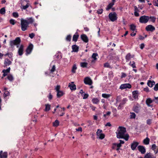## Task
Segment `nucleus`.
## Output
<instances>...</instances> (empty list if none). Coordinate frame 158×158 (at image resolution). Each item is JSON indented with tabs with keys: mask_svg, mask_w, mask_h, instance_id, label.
I'll return each instance as SVG.
<instances>
[{
	"mask_svg": "<svg viewBox=\"0 0 158 158\" xmlns=\"http://www.w3.org/2000/svg\"><path fill=\"white\" fill-rule=\"evenodd\" d=\"M21 40L20 37H17L15 40H11L10 42V47L13 48L15 45L16 46L17 48H18L19 45L21 43Z\"/></svg>",
	"mask_w": 158,
	"mask_h": 158,
	"instance_id": "20e7f679",
	"label": "nucleus"
},
{
	"mask_svg": "<svg viewBox=\"0 0 158 158\" xmlns=\"http://www.w3.org/2000/svg\"><path fill=\"white\" fill-rule=\"evenodd\" d=\"M104 67L105 68H111L108 62H106L104 64Z\"/></svg>",
	"mask_w": 158,
	"mask_h": 158,
	"instance_id": "5fc2aeb1",
	"label": "nucleus"
},
{
	"mask_svg": "<svg viewBox=\"0 0 158 158\" xmlns=\"http://www.w3.org/2000/svg\"><path fill=\"white\" fill-rule=\"evenodd\" d=\"M136 28V26L134 24H131L130 25V29L133 31L135 30Z\"/></svg>",
	"mask_w": 158,
	"mask_h": 158,
	"instance_id": "e433bc0d",
	"label": "nucleus"
},
{
	"mask_svg": "<svg viewBox=\"0 0 158 158\" xmlns=\"http://www.w3.org/2000/svg\"><path fill=\"white\" fill-rule=\"evenodd\" d=\"M153 89L155 91H157L158 90V83L155 85Z\"/></svg>",
	"mask_w": 158,
	"mask_h": 158,
	"instance_id": "6e6d98bb",
	"label": "nucleus"
},
{
	"mask_svg": "<svg viewBox=\"0 0 158 158\" xmlns=\"http://www.w3.org/2000/svg\"><path fill=\"white\" fill-rule=\"evenodd\" d=\"M155 82L152 80H148V81L147 85L148 86L150 87H152L154 85H155Z\"/></svg>",
	"mask_w": 158,
	"mask_h": 158,
	"instance_id": "c85d7f7f",
	"label": "nucleus"
},
{
	"mask_svg": "<svg viewBox=\"0 0 158 158\" xmlns=\"http://www.w3.org/2000/svg\"><path fill=\"white\" fill-rule=\"evenodd\" d=\"M21 8L23 10H26L29 6L32 7L30 1L29 0H20Z\"/></svg>",
	"mask_w": 158,
	"mask_h": 158,
	"instance_id": "7ed1b4c3",
	"label": "nucleus"
},
{
	"mask_svg": "<svg viewBox=\"0 0 158 158\" xmlns=\"http://www.w3.org/2000/svg\"><path fill=\"white\" fill-rule=\"evenodd\" d=\"M6 10L5 7H3L0 10V14L2 15H4L5 14Z\"/></svg>",
	"mask_w": 158,
	"mask_h": 158,
	"instance_id": "79ce46f5",
	"label": "nucleus"
},
{
	"mask_svg": "<svg viewBox=\"0 0 158 158\" xmlns=\"http://www.w3.org/2000/svg\"><path fill=\"white\" fill-rule=\"evenodd\" d=\"M48 97L49 100H50L52 98L53 96L51 94V93H50L49 95L48 96Z\"/></svg>",
	"mask_w": 158,
	"mask_h": 158,
	"instance_id": "338daca9",
	"label": "nucleus"
},
{
	"mask_svg": "<svg viewBox=\"0 0 158 158\" xmlns=\"http://www.w3.org/2000/svg\"><path fill=\"white\" fill-rule=\"evenodd\" d=\"M144 158H156V156L150 153H147L144 156Z\"/></svg>",
	"mask_w": 158,
	"mask_h": 158,
	"instance_id": "4be33fe9",
	"label": "nucleus"
},
{
	"mask_svg": "<svg viewBox=\"0 0 158 158\" xmlns=\"http://www.w3.org/2000/svg\"><path fill=\"white\" fill-rule=\"evenodd\" d=\"M11 61L8 59L6 58L5 59L4 61V64L5 66H9L11 64Z\"/></svg>",
	"mask_w": 158,
	"mask_h": 158,
	"instance_id": "a878e982",
	"label": "nucleus"
},
{
	"mask_svg": "<svg viewBox=\"0 0 158 158\" xmlns=\"http://www.w3.org/2000/svg\"><path fill=\"white\" fill-rule=\"evenodd\" d=\"M24 46L23 45H21L18 51V53L19 56H22L23 54Z\"/></svg>",
	"mask_w": 158,
	"mask_h": 158,
	"instance_id": "aec40b11",
	"label": "nucleus"
},
{
	"mask_svg": "<svg viewBox=\"0 0 158 158\" xmlns=\"http://www.w3.org/2000/svg\"><path fill=\"white\" fill-rule=\"evenodd\" d=\"M143 90L147 93H149L150 92V90L148 87L143 89Z\"/></svg>",
	"mask_w": 158,
	"mask_h": 158,
	"instance_id": "0e129e2a",
	"label": "nucleus"
},
{
	"mask_svg": "<svg viewBox=\"0 0 158 158\" xmlns=\"http://www.w3.org/2000/svg\"><path fill=\"white\" fill-rule=\"evenodd\" d=\"M88 65V63L86 62H81L80 63V66L82 68L86 67Z\"/></svg>",
	"mask_w": 158,
	"mask_h": 158,
	"instance_id": "58836bf2",
	"label": "nucleus"
},
{
	"mask_svg": "<svg viewBox=\"0 0 158 158\" xmlns=\"http://www.w3.org/2000/svg\"><path fill=\"white\" fill-rule=\"evenodd\" d=\"M7 152H3L2 150L0 151V158H7Z\"/></svg>",
	"mask_w": 158,
	"mask_h": 158,
	"instance_id": "6ab92c4d",
	"label": "nucleus"
},
{
	"mask_svg": "<svg viewBox=\"0 0 158 158\" xmlns=\"http://www.w3.org/2000/svg\"><path fill=\"white\" fill-rule=\"evenodd\" d=\"M65 93L63 91L60 90L57 92V98H60Z\"/></svg>",
	"mask_w": 158,
	"mask_h": 158,
	"instance_id": "7c9ffc66",
	"label": "nucleus"
},
{
	"mask_svg": "<svg viewBox=\"0 0 158 158\" xmlns=\"http://www.w3.org/2000/svg\"><path fill=\"white\" fill-rule=\"evenodd\" d=\"M152 119H148L147 120V124L148 125H150L152 123Z\"/></svg>",
	"mask_w": 158,
	"mask_h": 158,
	"instance_id": "680f3d73",
	"label": "nucleus"
},
{
	"mask_svg": "<svg viewBox=\"0 0 158 158\" xmlns=\"http://www.w3.org/2000/svg\"><path fill=\"white\" fill-rule=\"evenodd\" d=\"M55 68V65H53L52 66V69L50 70V73H52L54 72L56 70Z\"/></svg>",
	"mask_w": 158,
	"mask_h": 158,
	"instance_id": "13d9d810",
	"label": "nucleus"
},
{
	"mask_svg": "<svg viewBox=\"0 0 158 158\" xmlns=\"http://www.w3.org/2000/svg\"><path fill=\"white\" fill-rule=\"evenodd\" d=\"M112 112L113 113V116L114 117H116L117 116V110L115 108H113L112 109Z\"/></svg>",
	"mask_w": 158,
	"mask_h": 158,
	"instance_id": "ea45409f",
	"label": "nucleus"
},
{
	"mask_svg": "<svg viewBox=\"0 0 158 158\" xmlns=\"http://www.w3.org/2000/svg\"><path fill=\"white\" fill-rule=\"evenodd\" d=\"M35 34L33 33H32L31 34H29V37L31 38V39H33L34 37L35 36Z\"/></svg>",
	"mask_w": 158,
	"mask_h": 158,
	"instance_id": "e2e57ef3",
	"label": "nucleus"
},
{
	"mask_svg": "<svg viewBox=\"0 0 158 158\" xmlns=\"http://www.w3.org/2000/svg\"><path fill=\"white\" fill-rule=\"evenodd\" d=\"M45 111H49L51 109V105L49 104H45Z\"/></svg>",
	"mask_w": 158,
	"mask_h": 158,
	"instance_id": "f704fd0d",
	"label": "nucleus"
},
{
	"mask_svg": "<svg viewBox=\"0 0 158 158\" xmlns=\"http://www.w3.org/2000/svg\"><path fill=\"white\" fill-rule=\"evenodd\" d=\"M108 17L112 22H114L117 19V15L115 12H111L108 15Z\"/></svg>",
	"mask_w": 158,
	"mask_h": 158,
	"instance_id": "0eeeda50",
	"label": "nucleus"
},
{
	"mask_svg": "<svg viewBox=\"0 0 158 158\" xmlns=\"http://www.w3.org/2000/svg\"><path fill=\"white\" fill-rule=\"evenodd\" d=\"M33 46L32 44H30L26 49V55H27L31 53L33 48Z\"/></svg>",
	"mask_w": 158,
	"mask_h": 158,
	"instance_id": "9b49d317",
	"label": "nucleus"
},
{
	"mask_svg": "<svg viewBox=\"0 0 158 158\" xmlns=\"http://www.w3.org/2000/svg\"><path fill=\"white\" fill-rule=\"evenodd\" d=\"M13 16L15 18H17L19 16V15L17 12H14L12 13Z\"/></svg>",
	"mask_w": 158,
	"mask_h": 158,
	"instance_id": "8fccbe9b",
	"label": "nucleus"
},
{
	"mask_svg": "<svg viewBox=\"0 0 158 158\" xmlns=\"http://www.w3.org/2000/svg\"><path fill=\"white\" fill-rule=\"evenodd\" d=\"M138 148L139 151L142 154H144L146 152V149L145 147L143 146L139 145L138 146Z\"/></svg>",
	"mask_w": 158,
	"mask_h": 158,
	"instance_id": "2eb2a0df",
	"label": "nucleus"
},
{
	"mask_svg": "<svg viewBox=\"0 0 158 158\" xmlns=\"http://www.w3.org/2000/svg\"><path fill=\"white\" fill-rule=\"evenodd\" d=\"M131 115L130 118L131 119H135V118L136 114L134 112H130Z\"/></svg>",
	"mask_w": 158,
	"mask_h": 158,
	"instance_id": "c03bdc74",
	"label": "nucleus"
},
{
	"mask_svg": "<svg viewBox=\"0 0 158 158\" xmlns=\"http://www.w3.org/2000/svg\"><path fill=\"white\" fill-rule=\"evenodd\" d=\"M149 21V16L143 15L140 17L139 18V22L141 23L145 24Z\"/></svg>",
	"mask_w": 158,
	"mask_h": 158,
	"instance_id": "6e6552de",
	"label": "nucleus"
},
{
	"mask_svg": "<svg viewBox=\"0 0 158 158\" xmlns=\"http://www.w3.org/2000/svg\"><path fill=\"white\" fill-rule=\"evenodd\" d=\"M10 24L12 25H14L16 23V21L13 19H11L9 21Z\"/></svg>",
	"mask_w": 158,
	"mask_h": 158,
	"instance_id": "de8ad7c7",
	"label": "nucleus"
},
{
	"mask_svg": "<svg viewBox=\"0 0 158 158\" xmlns=\"http://www.w3.org/2000/svg\"><path fill=\"white\" fill-rule=\"evenodd\" d=\"M139 144L138 142L134 141L131 144V148L133 150H134L136 149L137 147Z\"/></svg>",
	"mask_w": 158,
	"mask_h": 158,
	"instance_id": "dca6fc26",
	"label": "nucleus"
},
{
	"mask_svg": "<svg viewBox=\"0 0 158 158\" xmlns=\"http://www.w3.org/2000/svg\"><path fill=\"white\" fill-rule=\"evenodd\" d=\"M103 12V10L102 8H101L100 9H98L97 10V13L98 14H102Z\"/></svg>",
	"mask_w": 158,
	"mask_h": 158,
	"instance_id": "603ef678",
	"label": "nucleus"
},
{
	"mask_svg": "<svg viewBox=\"0 0 158 158\" xmlns=\"http://www.w3.org/2000/svg\"><path fill=\"white\" fill-rule=\"evenodd\" d=\"M59 122L57 120H56L53 123V126L54 127H57L59 125Z\"/></svg>",
	"mask_w": 158,
	"mask_h": 158,
	"instance_id": "a19ab883",
	"label": "nucleus"
},
{
	"mask_svg": "<svg viewBox=\"0 0 158 158\" xmlns=\"http://www.w3.org/2000/svg\"><path fill=\"white\" fill-rule=\"evenodd\" d=\"M13 53L12 52H8L5 55V56H8L10 59H12Z\"/></svg>",
	"mask_w": 158,
	"mask_h": 158,
	"instance_id": "09e8293b",
	"label": "nucleus"
},
{
	"mask_svg": "<svg viewBox=\"0 0 158 158\" xmlns=\"http://www.w3.org/2000/svg\"><path fill=\"white\" fill-rule=\"evenodd\" d=\"M140 106L139 104H137L134 105L132 108V110L136 113H138L140 110Z\"/></svg>",
	"mask_w": 158,
	"mask_h": 158,
	"instance_id": "ddd939ff",
	"label": "nucleus"
},
{
	"mask_svg": "<svg viewBox=\"0 0 158 158\" xmlns=\"http://www.w3.org/2000/svg\"><path fill=\"white\" fill-rule=\"evenodd\" d=\"M157 148L155 144H153L152 145V149L154 151V152L155 151L156 149Z\"/></svg>",
	"mask_w": 158,
	"mask_h": 158,
	"instance_id": "bf43d9fd",
	"label": "nucleus"
},
{
	"mask_svg": "<svg viewBox=\"0 0 158 158\" xmlns=\"http://www.w3.org/2000/svg\"><path fill=\"white\" fill-rule=\"evenodd\" d=\"M153 102H154L156 104H158V97L154 96L153 99H152L150 98H148L146 100V103L147 106L151 107H153V105L151 104V103Z\"/></svg>",
	"mask_w": 158,
	"mask_h": 158,
	"instance_id": "39448f33",
	"label": "nucleus"
},
{
	"mask_svg": "<svg viewBox=\"0 0 158 158\" xmlns=\"http://www.w3.org/2000/svg\"><path fill=\"white\" fill-rule=\"evenodd\" d=\"M72 52H77L79 51V47L76 44L72 45Z\"/></svg>",
	"mask_w": 158,
	"mask_h": 158,
	"instance_id": "5701e85b",
	"label": "nucleus"
},
{
	"mask_svg": "<svg viewBox=\"0 0 158 158\" xmlns=\"http://www.w3.org/2000/svg\"><path fill=\"white\" fill-rule=\"evenodd\" d=\"M127 101V99L126 98H124L123 99V100L121 103L123 105L126 103V102Z\"/></svg>",
	"mask_w": 158,
	"mask_h": 158,
	"instance_id": "052dcab7",
	"label": "nucleus"
},
{
	"mask_svg": "<svg viewBox=\"0 0 158 158\" xmlns=\"http://www.w3.org/2000/svg\"><path fill=\"white\" fill-rule=\"evenodd\" d=\"M150 139L148 137H146L143 140V143L145 145H148L149 143Z\"/></svg>",
	"mask_w": 158,
	"mask_h": 158,
	"instance_id": "72a5a7b5",
	"label": "nucleus"
},
{
	"mask_svg": "<svg viewBox=\"0 0 158 158\" xmlns=\"http://www.w3.org/2000/svg\"><path fill=\"white\" fill-rule=\"evenodd\" d=\"M110 96L111 95L109 94H102V97L106 98H110Z\"/></svg>",
	"mask_w": 158,
	"mask_h": 158,
	"instance_id": "4c0bfd02",
	"label": "nucleus"
},
{
	"mask_svg": "<svg viewBox=\"0 0 158 158\" xmlns=\"http://www.w3.org/2000/svg\"><path fill=\"white\" fill-rule=\"evenodd\" d=\"M89 95L88 94H85V93L83 94V99H87L89 97Z\"/></svg>",
	"mask_w": 158,
	"mask_h": 158,
	"instance_id": "864d4df0",
	"label": "nucleus"
},
{
	"mask_svg": "<svg viewBox=\"0 0 158 158\" xmlns=\"http://www.w3.org/2000/svg\"><path fill=\"white\" fill-rule=\"evenodd\" d=\"M134 56V55L131 56V53H127L125 56V59L126 60V61H129L131 58L133 57Z\"/></svg>",
	"mask_w": 158,
	"mask_h": 158,
	"instance_id": "cd10ccee",
	"label": "nucleus"
},
{
	"mask_svg": "<svg viewBox=\"0 0 158 158\" xmlns=\"http://www.w3.org/2000/svg\"><path fill=\"white\" fill-rule=\"evenodd\" d=\"M129 65L133 68H136L135 63L134 61H130L129 63Z\"/></svg>",
	"mask_w": 158,
	"mask_h": 158,
	"instance_id": "49530a36",
	"label": "nucleus"
},
{
	"mask_svg": "<svg viewBox=\"0 0 158 158\" xmlns=\"http://www.w3.org/2000/svg\"><path fill=\"white\" fill-rule=\"evenodd\" d=\"M99 101V100L97 98H94L92 100V102L94 104H98Z\"/></svg>",
	"mask_w": 158,
	"mask_h": 158,
	"instance_id": "473e14b6",
	"label": "nucleus"
},
{
	"mask_svg": "<svg viewBox=\"0 0 158 158\" xmlns=\"http://www.w3.org/2000/svg\"><path fill=\"white\" fill-rule=\"evenodd\" d=\"M79 37V35L78 34V33L77 32H76L73 36L72 39L73 41L75 42H77Z\"/></svg>",
	"mask_w": 158,
	"mask_h": 158,
	"instance_id": "b1692460",
	"label": "nucleus"
},
{
	"mask_svg": "<svg viewBox=\"0 0 158 158\" xmlns=\"http://www.w3.org/2000/svg\"><path fill=\"white\" fill-rule=\"evenodd\" d=\"M115 2V0H112V2L110 3L107 6L106 8V10H110L113 6L114 5V2Z\"/></svg>",
	"mask_w": 158,
	"mask_h": 158,
	"instance_id": "412c9836",
	"label": "nucleus"
},
{
	"mask_svg": "<svg viewBox=\"0 0 158 158\" xmlns=\"http://www.w3.org/2000/svg\"><path fill=\"white\" fill-rule=\"evenodd\" d=\"M10 93L8 91H6L4 93L3 96L4 98L10 95Z\"/></svg>",
	"mask_w": 158,
	"mask_h": 158,
	"instance_id": "c9c22d12",
	"label": "nucleus"
},
{
	"mask_svg": "<svg viewBox=\"0 0 158 158\" xmlns=\"http://www.w3.org/2000/svg\"><path fill=\"white\" fill-rule=\"evenodd\" d=\"M21 30L25 31L27 30L29 27V25L32 23L34 21V20L32 17L27 18V19L21 18Z\"/></svg>",
	"mask_w": 158,
	"mask_h": 158,
	"instance_id": "f03ea898",
	"label": "nucleus"
},
{
	"mask_svg": "<svg viewBox=\"0 0 158 158\" xmlns=\"http://www.w3.org/2000/svg\"><path fill=\"white\" fill-rule=\"evenodd\" d=\"M84 81L85 84L89 85H91L93 83L91 79L88 77H85L84 79Z\"/></svg>",
	"mask_w": 158,
	"mask_h": 158,
	"instance_id": "f8f14e48",
	"label": "nucleus"
},
{
	"mask_svg": "<svg viewBox=\"0 0 158 158\" xmlns=\"http://www.w3.org/2000/svg\"><path fill=\"white\" fill-rule=\"evenodd\" d=\"M71 84H69V87L70 88V89L72 90H75L76 89V86L74 84V82H72Z\"/></svg>",
	"mask_w": 158,
	"mask_h": 158,
	"instance_id": "bb28decb",
	"label": "nucleus"
},
{
	"mask_svg": "<svg viewBox=\"0 0 158 158\" xmlns=\"http://www.w3.org/2000/svg\"><path fill=\"white\" fill-rule=\"evenodd\" d=\"M81 38L85 43H87L89 41L88 37L85 34H82L81 35Z\"/></svg>",
	"mask_w": 158,
	"mask_h": 158,
	"instance_id": "a211bd4d",
	"label": "nucleus"
},
{
	"mask_svg": "<svg viewBox=\"0 0 158 158\" xmlns=\"http://www.w3.org/2000/svg\"><path fill=\"white\" fill-rule=\"evenodd\" d=\"M120 143H113L112 145V148L113 149H116L118 153H119L120 151V148L122 147V144L124 143L123 140H119Z\"/></svg>",
	"mask_w": 158,
	"mask_h": 158,
	"instance_id": "423d86ee",
	"label": "nucleus"
},
{
	"mask_svg": "<svg viewBox=\"0 0 158 158\" xmlns=\"http://www.w3.org/2000/svg\"><path fill=\"white\" fill-rule=\"evenodd\" d=\"M77 69L76 65L75 64H73L72 69V72L73 73H76V70Z\"/></svg>",
	"mask_w": 158,
	"mask_h": 158,
	"instance_id": "37998d69",
	"label": "nucleus"
},
{
	"mask_svg": "<svg viewBox=\"0 0 158 158\" xmlns=\"http://www.w3.org/2000/svg\"><path fill=\"white\" fill-rule=\"evenodd\" d=\"M66 41L69 42L70 41L71 39V35H68L66 38Z\"/></svg>",
	"mask_w": 158,
	"mask_h": 158,
	"instance_id": "a18cd8bd",
	"label": "nucleus"
},
{
	"mask_svg": "<svg viewBox=\"0 0 158 158\" xmlns=\"http://www.w3.org/2000/svg\"><path fill=\"white\" fill-rule=\"evenodd\" d=\"M90 107L93 111H94L96 109V107L95 106L91 105H90Z\"/></svg>",
	"mask_w": 158,
	"mask_h": 158,
	"instance_id": "774afa93",
	"label": "nucleus"
},
{
	"mask_svg": "<svg viewBox=\"0 0 158 158\" xmlns=\"http://www.w3.org/2000/svg\"><path fill=\"white\" fill-rule=\"evenodd\" d=\"M110 114L111 112L110 111H108L106 112V114H104L103 116L105 117L107 115L109 116L110 115Z\"/></svg>",
	"mask_w": 158,
	"mask_h": 158,
	"instance_id": "69168bd1",
	"label": "nucleus"
},
{
	"mask_svg": "<svg viewBox=\"0 0 158 158\" xmlns=\"http://www.w3.org/2000/svg\"><path fill=\"white\" fill-rule=\"evenodd\" d=\"M98 56V54L97 53H93L92 56V58L93 60L91 61L92 63H95L97 60L96 56Z\"/></svg>",
	"mask_w": 158,
	"mask_h": 158,
	"instance_id": "393cba45",
	"label": "nucleus"
},
{
	"mask_svg": "<svg viewBox=\"0 0 158 158\" xmlns=\"http://www.w3.org/2000/svg\"><path fill=\"white\" fill-rule=\"evenodd\" d=\"M131 87V86L130 84L129 83H125L121 84L119 87V89L123 90L127 88L130 89Z\"/></svg>",
	"mask_w": 158,
	"mask_h": 158,
	"instance_id": "9d476101",
	"label": "nucleus"
},
{
	"mask_svg": "<svg viewBox=\"0 0 158 158\" xmlns=\"http://www.w3.org/2000/svg\"><path fill=\"white\" fill-rule=\"evenodd\" d=\"M132 97L135 99L138 98V91L137 90H135L132 93Z\"/></svg>",
	"mask_w": 158,
	"mask_h": 158,
	"instance_id": "c756f323",
	"label": "nucleus"
},
{
	"mask_svg": "<svg viewBox=\"0 0 158 158\" xmlns=\"http://www.w3.org/2000/svg\"><path fill=\"white\" fill-rule=\"evenodd\" d=\"M10 67H9L8 68L6 69H3L2 71V72L3 73V74L2 75V78L3 79L4 77L7 76L8 74L10 73Z\"/></svg>",
	"mask_w": 158,
	"mask_h": 158,
	"instance_id": "f3484780",
	"label": "nucleus"
},
{
	"mask_svg": "<svg viewBox=\"0 0 158 158\" xmlns=\"http://www.w3.org/2000/svg\"><path fill=\"white\" fill-rule=\"evenodd\" d=\"M126 132V128L122 126H119L116 132V136L118 139H123L127 141L129 136L128 134H125Z\"/></svg>",
	"mask_w": 158,
	"mask_h": 158,
	"instance_id": "f257e3e1",
	"label": "nucleus"
},
{
	"mask_svg": "<svg viewBox=\"0 0 158 158\" xmlns=\"http://www.w3.org/2000/svg\"><path fill=\"white\" fill-rule=\"evenodd\" d=\"M145 29L147 31H150L152 32L155 30V28L152 25H149L146 27Z\"/></svg>",
	"mask_w": 158,
	"mask_h": 158,
	"instance_id": "4468645a",
	"label": "nucleus"
},
{
	"mask_svg": "<svg viewBox=\"0 0 158 158\" xmlns=\"http://www.w3.org/2000/svg\"><path fill=\"white\" fill-rule=\"evenodd\" d=\"M7 78L8 80L10 81H12L13 80V77L11 75H10L8 76Z\"/></svg>",
	"mask_w": 158,
	"mask_h": 158,
	"instance_id": "3c124183",
	"label": "nucleus"
},
{
	"mask_svg": "<svg viewBox=\"0 0 158 158\" xmlns=\"http://www.w3.org/2000/svg\"><path fill=\"white\" fill-rule=\"evenodd\" d=\"M156 19V18L155 16H149V20L153 23H155Z\"/></svg>",
	"mask_w": 158,
	"mask_h": 158,
	"instance_id": "2f4dec72",
	"label": "nucleus"
},
{
	"mask_svg": "<svg viewBox=\"0 0 158 158\" xmlns=\"http://www.w3.org/2000/svg\"><path fill=\"white\" fill-rule=\"evenodd\" d=\"M60 85H57L55 88V89L56 90V92H57L58 91H60Z\"/></svg>",
	"mask_w": 158,
	"mask_h": 158,
	"instance_id": "4d7b16f0",
	"label": "nucleus"
},
{
	"mask_svg": "<svg viewBox=\"0 0 158 158\" xmlns=\"http://www.w3.org/2000/svg\"><path fill=\"white\" fill-rule=\"evenodd\" d=\"M97 138L100 139H103L105 137L104 134L102 133V130L98 129L96 132Z\"/></svg>",
	"mask_w": 158,
	"mask_h": 158,
	"instance_id": "1a4fd4ad",
	"label": "nucleus"
}]
</instances>
